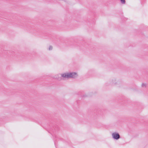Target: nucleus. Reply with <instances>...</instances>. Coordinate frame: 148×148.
Here are the masks:
<instances>
[{
  "instance_id": "4",
  "label": "nucleus",
  "mask_w": 148,
  "mask_h": 148,
  "mask_svg": "<svg viewBox=\"0 0 148 148\" xmlns=\"http://www.w3.org/2000/svg\"><path fill=\"white\" fill-rule=\"evenodd\" d=\"M121 3L122 4H125V0H120Z\"/></svg>"
},
{
  "instance_id": "5",
  "label": "nucleus",
  "mask_w": 148,
  "mask_h": 148,
  "mask_svg": "<svg viewBox=\"0 0 148 148\" xmlns=\"http://www.w3.org/2000/svg\"><path fill=\"white\" fill-rule=\"evenodd\" d=\"M141 86L142 87H145L146 86V84L145 83H142Z\"/></svg>"
},
{
  "instance_id": "3",
  "label": "nucleus",
  "mask_w": 148,
  "mask_h": 148,
  "mask_svg": "<svg viewBox=\"0 0 148 148\" xmlns=\"http://www.w3.org/2000/svg\"><path fill=\"white\" fill-rule=\"evenodd\" d=\"M109 84L111 85H114L117 83L116 79L115 78L111 79L108 82Z\"/></svg>"
},
{
  "instance_id": "1",
  "label": "nucleus",
  "mask_w": 148,
  "mask_h": 148,
  "mask_svg": "<svg viewBox=\"0 0 148 148\" xmlns=\"http://www.w3.org/2000/svg\"><path fill=\"white\" fill-rule=\"evenodd\" d=\"M60 75L59 74V75ZM61 76L64 78L67 79L71 78H75L78 75L75 72H68L66 73L60 75Z\"/></svg>"
},
{
  "instance_id": "7",
  "label": "nucleus",
  "mask_w": 148,
  "mask_h": 148,
  "mask_svg": "<svg viewBox=\"0 0 148 148\" xmlns=\"http://www.w3.org/2000/svg\"><path fill=\"white\" fill-rule=\"evenodd\" d=\"M58 80H60V78H58Z\"/></svg>"
},
{
  "instance_id": "8",
  "label": "nucleus",
  "mask_w": 148,
  "mask_h": 148,
  "mask_svg": "<svg viewBox=\"0 0 148 148\" xmlns=\"http://www.w3.org/2000/svg\"><path fill=\"white\" fill-rule=\"evenodd\" d=\"M49 133H50L53 136V134H51V133H50V132H49Z\"/></svg>"
},
{
  "instance_id": "6",
  "label": "nucleus",
  "mask_w": 148,
  "mask_h": 148,
  "mask_svg": "<svg viewBox=\"0 0 148 148\" xmlns=\"http://www.w3.org/2000/svg\"><path fill=\"white\" fill-rule=\"evenodd\" d=\"M53 47L52 46H50L49 47V50H52Z\"/></svg>"
},
{
  "instance_id": "2",
  "label": "nucleus",
  "mask_w": 148,
  "mask_h": 148,
  "mask_svg": "<svg viewBox=\"0 0 148 148\" xmlns=\"http://www.w3.org/2000/svg\"><path fill=\"white\" fill-rule=\"evenodd\" d=\"M112 136L113 139L116 140H117L120 138L119 134L116 132H113L112 134Z\"/></svg>"
}]
</instances>
